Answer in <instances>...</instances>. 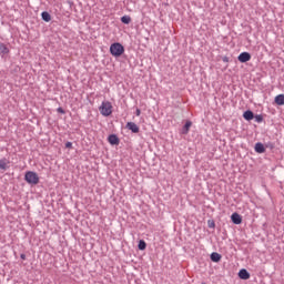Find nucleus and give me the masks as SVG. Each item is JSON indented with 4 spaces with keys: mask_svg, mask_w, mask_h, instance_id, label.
Here are the masks:
<instances>
[{
    "mask_svg": "<svg viewBox=\"0 0 284 284\" xmlns=\"http://www.w3.org/2000/svg\"><path fill=\"white\" fill-rule=\"evenodd\" d=\"M110 52L112 57H121V54L125 52V48L123 47V44L114 42L110 45Z\"/></svg>",
    "mask_w": 284,
    "mask_h": 284,
    "instance_id": "obj_1",
    "label": "nucleus"
},
{
    "mask_svg": "<svg viewBox=\"0 0 284 284\" xmlns=\"http://www.w3.org/2000/svg\"><path fill=\"white\" fill-rule=\"evenodd\" d=\"M24 181H27L29 185H37L39 184V175L33 171H29L24 175Z\"/></svg>",
    "mask_w": 284,
    "mask_h": 284,
    "instance_id": "obj_2",
    "label": "nucleus"
},
{
    "mask_svg": "<svg viewBox=\"0 0 284 284\" xmlns=\"http://www.w3.org/2000/svg\"><path fill=\"white\" fill-rule=\"evenodd\" d=\"M100 113L102 116H110L112 114V103L111 102H102V104L99 108Z\"/></svg>",
    "mask_w": 284,
    "mask_h": 284,
    "instance_id": "obj_3",
    "label": "nucleus"
},
{
    "mask_svg": "<svg viewBox=\"0 0 284 284\" xmlns=\"http://www.w3.org/2000/svg\"><path fill=\"white\" fill-rule=\"evenodd\" d=\"M251 59L252 54H250V52H242L237 57V61H240V63H247V61H251Z\"/></svg>",
    "mask_w": 284,
    "mask_h": 284,
    "instance_id": "obj_4",
    "label": "nucleus"
},
{
    "mask_svg": "<svg viewBox=\"0 0 284 284\" xmlns=\"http://www.w3.org/2000/svg\"><path fill=\"white\" fill-rule=\"evenodd\" d=\"M231 221L234 225H241V223H243V217L239 213H233L231 215Z\"/></svg>",
    "mask_w": 284,
    "mask_h": 284,
    "instance_id": "obj_5",
    "label": "nucleus"
},
{
    "mask_svg": "<svg viewBox=\"0 0 284 284\" xmlns=\"http://www.w3.org/2000/svg\"><path fill=\"white\" fill-rule=\"evenodd\" d=\"M126 129L131 130V132H133V134H139V132H140L139 125H136V123H134V122H128Z\"/></svg>",
    "mask_w": 284,
    "mask_h": 284,
    "instance_id": "obj_6",
    "label": "nucleus"
},
{
    "mask_svg": "<svg viewBox=\"0 0 284 284\" xmlns=\"http://www.w3.org/2000/svg\"><path fill=\"white\" fill-rule=\"evenodd\" d=\"M239 276L242 281H247V280H250V272H247V270H245V268H242L239 272Z\"/></svg>",
    "mask_w": 284,
    "mask_h": 284,
    "instance_id": "obj_7",
    "label": "nucleus"
},
{
    "mask_svg": "<svg viewBox=\"0 0 284 284\" xmlns=\"http://www.w3.org/2000/svg\"><path fill=\"white\" fill-rule=\"evenodd\" d=\"M108 141L111 145H119L120 143L119 136H116V134L109 135Z\"/></svg>",
    "mask_w": 284,
    "mask_h": 284,
    "instance_id": "obj_8",
    "label": "nucleus"
},
{
    "mask_svg": "<svg viewBox=\"0 0 284 284\" xmlns=\"http://www.w3.org/2000/svg\"><path fill=\"white\" fill-rule=\"evenodd\" d=\"M255 152H257V154L265 153V145H263V143H261V142H257L255 144Z\"/></svg>",
    "mask_w": 284,
    "mask_h": 284,
    "instance_id": "obj_9",
    "label": "nucleus"
},
{
    "mask_svg": "<svg viewBox=\"0 0 284 284\" xmlns=\"http://www.w3.org/2000/svg\"><path fill=\"white\" fill-rule=\"evenodd\" d=\"M8 165H10V161L6 158L0 160V170H8Z\"/></svg>",
    "mask_w": 284,
    "mask_h": 284,
    "instance_id": "obj_10",
    "label": "nucleus"
},
{
    "mask_svg": "<svg viewBox=\"0 0 284 284\" xmlns=\"http://www.w3.org/2000/svg\"><path fill=\"white\" fill-rule=\"evenodd\" d=\"M41 17H42V21H45V23H50V21H52V16H50L48 11H43L41 13Z\"/></svg>",
    "mask_w": 284,
    "mask_h": 284,
    "instance_id": "obj_11",
    "label": "nucleus"
},
{
    "mask_svg": "<svg viewBox=\"0 0 284 284\" xmlns=\"http://www.w3.org/2000/svg\"><path fill=\"white\" fill-rule=\"evenodd\" d=\"M221 258H222V256H221V254H219L217 252H213V253L211 254V261H212L213 263H219V262L221 261Z\"/></svg>",
    "mask_w": 284,
    "mask_h": 284,
    "instance_id": "obj_12",
    "label": "nucleus"
},
{
    "mask_svg": "<svg viewBox=\"0 0 284 284\" xmlns=\"http://www.w3.org/2000/svg\"><path fill=\"white\" fill-rule=\"evenodd\" d=\"M243 116L245 121H252V119H254V112L247 110L243 113Z\"/></svg>",
    "mask_w": 284,
    "mask_h": 284,
    "instance_id": "obj_13",
    "label": "nucleus"
},
{
    "mask_svg": "<svg viewBox=\"0 0 284 284\" xmlns=\"http://www.w3.org/2000/svg\"><path fill=\"white\" fill-rule=\"evenodd\" d=\"M190 128H192V121H186L182 128V134H187V132H190Z\"/></svg>",
    "mask_w": 284,
    "mask_h": 284,
    "instance_id": "obj_14",
    "label": "nucleus"
},
{
    "mask_svg": "<svg viewBox=\"0 0 284 284\" xmlns=\"http://www.w3.org/2000/svg\"><path fill=\"white\" fill-rule=\"evenodd\" d=\"M9 52H10V49H8L6 44L0 43V54H2L3 57L4 54H9Z\"/></svg>",
    "mask_w": 284,
    "mask_h": 284,
    "instance_id": "obj_15",
    "label": "nucleus"
},
{
    "mask_svg": "<svg viewBox=\"0 0 284 284\" xmlns=\"http://www.w3.org/2000/svg\"><path fill=\"white\" fill-rule=\"evenodd\" d=\"M276 105H284V94H278L275 97Z\"/></svg>",
    "mask_w": 284,
    "mask_h": 284,
    "instance_id": "obj_16",
    "label": "nucleus"
},
{
    "mask_svg": "<svg viewBox=\"0 0 284 284\" xmlns=\"http://www.w3.org/2000/svg\"><path fill=\"white\" fill-rule=\"evenodd\" d=\"M121 21L125 24V26H130V23H132V18L130 16H123L121 18Z\"/></svg>",
    "mask_w": 284,
    "mask_h": 284,
    "instance_id": "obj_17",
    "label": "nucleus"
},
{
    "mask_svg": "<svg viewBox=\"0 0 284 284\" xmlns=\"http://www.w3.org/2000/svg\"><path fill=\"white\" fill-rule=\"evenodd\" d=\"M145 247H148V244L145 243V241L140 240L139 244H138V248L143 251V250H145Z\"/></svg>",
    "mask_w": 284,
    "mask_h": 284,
    "instance_id": "obj_18",
    "label": "nucleus"
},
{
    "mask_svg": "<svg viewBox=\"0 0 284 284\" xmlns=\"http://www.w3.org/2000/svg\"><path fill=\"white\" fill-rule=\"evenodd\" d=\"M253 119L255 120L256 123H263V115L261 114L254 115Z\"/></svg>",
    "mask_w": 284,
    "mask_h": 284,
    "instance_id": "obj_19",
    "label": "nucleus"
},
{
    "mask_svg": "<svg viewBox=\"0 0 284 284\" xmlns=\"http://www.w3.org/2000/svg\"><path fill=\"white\" fill-rule=\"evenodd\" d=\"M207 225L209 227H216V224L212 220H209Z\"/></svg>",
    "mask_w": 284,
    "mask_h": 284,
    "instance_id": "obj_20",
    "label": "nucleus"
},
{
    "mask_svg": "<svg viewBox=\"0 0 284 284\" xmlns=\"http://www.w3.org/2000/svg\"><path fill=\"white\" fill-rule=\"evenodd\" d=\"M57 112H59V114H65V110H63V108H58Z\"/></svg>",
    "mask_w": 284,
    "mask_h": 284,
    "instance_id": "obj_21",
    "label": "nucleus"
},
{
    "mask_svg": "<svg viewBox=\"0 0 284 284\" xmlns=\"http://www.w3.org/2000/svg\"><path fill=\"white\" fill-rule=\"evenodd\" d=\"M222 61L224 63H230V58L227 55H225V57L222 58Z\"/></svg>",
    "mask_w": 284,
    "mask_h": 284,
    "instance_id": "obj_22",
    "label": "nucleus"
},
{
    "mask_svg": "<svg viewBox=\"0 0 284 284\" xmlns=\"http://www.w3.org/2000/svg\"><path fill=\"white\" fill-rule=\"evenodd\" d=\"M65 148L67 150H72V142H67Z\"/></svg>",
    "mask_w": 284,
    "mask_h": 284,
    "instance_id": "obj_23",
    "label": "nucleus"
},
{
    "mask_svg": "<svg viewBox=\"0 0 284 284\" xmlns=\"http://www.w3.org/2000/svg\"><path fill=\"white\" fill-rule=\"evenodd\" d=\"M135 116H141V109L135 110Z\"/></svg>",
    "mask_w": 284,
    "mask_h": 284,
    "instance_id": "obj_24",
    "label": "nucleus"
},
{
    "mask_svg": "<svg viewBox=\"0 0 284 284\" xmlns=\"http://www.w3.org/2000/svg\"><path fill=\"white\" fill-rule=\"evenodd\" d=\"M20 258H22V261H26V254H21Z\"/></svg>",
    "mask_w": 284,
    "mask_h": 284,
    "instance_id": "obj_25",
    "label": "nucleus"
}]
</instances>
